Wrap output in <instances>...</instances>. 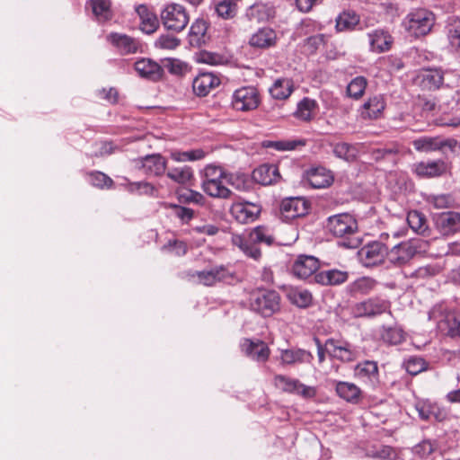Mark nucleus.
Returning a JSON list of instances; mask_svg holds the SVG:
<instances>
[{"label": "nucleus", "mask_w": 460, "mask_h": 460, "mask_svg": "<svg viewBox=\"0 0 460 460\" xmlns=\"http://www.w3.org/2000/svg\"><path fill=\"white\" fill-rule=\"evenodd\" d=\"M193 276L197 278L198 283L207 287L215 286L218 283L234 285L241 281L234 268L231 265L224 264L215 265L209 269L196 271Z\"/></svg>", "instance_id": "nucleus-5"}, {"label": "nucleus", "mask_w": 460, "mask_h": 460, "mask_svg": "<svg viewBox=\"0 0 460 460\" xmlns=\"http://www.w3.org/2000/svg\"><path fill=\"white\" fill-rule=\"evenodd\" d=\"M106 40L120 55L137 54L141 51L140 41L125 33L111 32L106 36Z\"/></svg>", "instance_id": "nucleus-14"}, {"label": "nucleus", "mask_w": 460, "mask_h": 460, "mask_svg": "<svg viewBox=\"0 0 460 460\" xmlns=\"http://www.w3.org/2000/svg\"><path fill=\"white\" fill-rule=\"evenodd\" d=\"M135 11L140 20V30L146 34L154 33L159 26V21L156 14L152 12L146 4L136 5Z\"/></svg>", "instance_id": "nucleus-26"}, {"label": "nucleus", "mask_w": 460, "mask_h": 460, "mask_svg": "<svg viewBox=\"0 0 460 460\" xmlns=\"http://www.w3.org/2000/svg\"><path fill=\"white\" fill-rule=\"evenodd\" d=\"M382 340L392 345H396L403 341V332L398 328H387L381 333Z\"/></svg>", "instance_id": "nucleus-57"}, {"label": "nucleus", "mask_w": 460, "mask_h": 460, "mask_svg": "<svg viewBox=\"0 0 460 460\" xmlns=\"http://www.w3.org/2000/svg\"><path fill=\"white\" fill-rule=\"evenodd\" d=\"M446 323L448 335L452 338L460 337V310L449 313Z\"/></svg>", "instance_id": "nucleus-50"}, {"label": "nucleus", "mask_w": 460, "mask_h": 460, "mask_svg": "<svg viewBox=\"0 0 460 460\" xmlns=\"http://www.w3.org/2000/svg\"><path fill=\"white\" fill-rule=\"evenodd\" d=\"M274 385L277 388L285 393L297 394L305 399H312L316 396L317 391L314 386L306 385L298 379L291 378L284 375L274 376Z\"/></svg>", "instance_id": "nucleus-11"}, {"label": "nucleus", "mask_w": 460, "mask_h": 460, "mask_svg": "<svg viewBox=\"0 0 460 460\" xmlns=\"http://www.w3.org/2000/svg\"><path fill=\"white\" fill-rule=\"evenodd\" d=\"M166 175L172 181L182 185L190 182L194 177L192 168L188 165L170 168Z\"/></svg>", "instance_id": "nucleus-39"}, {"label": "nucleus", "mask_w": 460, "mask_h": 460, "mask_svg": "<svg viewBox=\"0 0 460 460\" xmlns=\"http://www.w3.org/2000/svg\"><path fill=\"white\" fill-rule=\"evenodd\" d=\"M426 242L420 238H412L405 242L395 243L385 255L386 267L389 265L402 266L409 262L416 254L425 251Z\"/></svg>", "instance_id": "nucleus-4"}, {"label": "nucleus", "mask_w": 460, "mask_h": 460, "mask_svg": "<svg viewBox=\"0 0 460 460\" xmlns=\"http://www.w3.org/2000/svg\"><path fill=\"white\" fill-rule=\"evenodd\" d=\"M134 68L139 76L152 81L159 80L164 73L162 66L150 58H141L135 62Z\"/></svg>", "instance_id": "nucleus-27"}, {"label": "nucleus", "mask_w": 460, "mask_h": 460, "mask_svg": "<svg viewBox=\"0 0 460 460\" xmlns=\"http://www.w3.org/2000/svg\"><path fill=\"white\" fill-rule=\"evenodd\" d=\"M261 104L259 90L252 85H245L234 90L231 97V107L235 111L250 112Z\"/></svg>", "instance_id": "nucleus-9"}, {"label": "nucleus", "mask_w": 460, "mask_h": 460, "mask_svg": "<svg viewBox=\"0 0 460 460\" xmlns=\"http://www.w3.org/2000/svg\"><path fill=\"white\" fill-rule=\"evenodd\" d=\"M327 228L332 235L343 238V240L338 243L340 246L348 249H356L361 243L359 238L351 236L358 230V223L356 219L348 213L329 217Z\"/></svg>", "instance_id": "nucleus-3"}, {"label": "nucleus", "mask_w": 460, "mask_h": 460, "mask_svg": "<svg viewBox=\"0 0 460 460\" xmlns=\"http://www.w3.org/2000/svg\"><path fill=\"white\" fill-rule=\"evenodd\" d=\"M87 4L99 22H106L113 17L111 0H89Z\"/></svg>", "instance_id": "nucleus-35"}, {"label": "nucleus", "mask_w": 460, "mask_h": 460, "mask_svg": "<svg viewBox=\"0 0 460 460\" xmlns=\"http://www.w3.org/2000/svg\"><path fill=\"white\" fill-rule=\"evenodd\" d=\"M294 90L292 79L287 77L278 78L269 89L270 96L275 100L288 99Z\"/></svg>", "instance_id": "nucleus-34"}, {"label": "nucleus", "mask_w": 460, "mask_h": 460, "mask_svg": "<svg viewBox=\"0 0 460 460\" xmlns=\"http://www.w3.org/2000/svg\"><path fill=\"white\" fill-rule=\"evenodd\" d=\"M319 109L317 102L309 97H304L297 102L294 116L302 121H311Z\"/></svg>", "instance_id": "nucleus-32"}, {"label": "nucleus", "mask_w": 460, "mask_h": 460, "mask_svg": "<svg viewBox=\"0 0 460 460\" xmlns=\"http://www.w3.org/2000/svg\"><path fill=\"white\" fill-rule=\"evenodd\" d=\"M407 223L411 229L423 236L429 235V228L427 218L423 213L418 210H411L407 215Z\"/></svg>", "instance_id": "nucleus-37"}, {"label": "nucleus", "mask_w": 460, "mask_h": 460, "mask_svg": "<svg viewBox=\"0 0 460 460\" xmlns=\"http://www.w3.org/2000/svg\"><path fill=\"white\" fill-rule=\"evenodd\" d=\"M403 366L407 373L416 376L427 369L428 364L424 358L417 356H411L404 360Z\"/></svg>", "instance_id": "nucleus-46"}, {"label": "nucleus", "mask_w": 460, "mask_h": 460, "mask_svg": "<svg viewBox=\"0 0 460 460\" xmlns=\"http://www.w3.org/2000/svg\"><path fill=\"white\" fill-rule=\"evenodd\" d=\"M207 23L203 19H197L190 28V36L191 44L196 41V44H199L207 32Z\"/></svg>", "instance_id": "nucleus-48"}, {"label": "nucleus", "mask_w": 460, "mask_h": 460, "mask_svg": "<svg viewBox=\"0 0 460 460\" xmlns=\"http://www.w3.org/2000/svg\"><path fill=\"white\" fill-rule=\"evenodd\" d=\"M233 245L238 247L247 257L259 260L261 252L258 244L264 243L270 246L275 243L272 231L265 226H258L243 234H233L231 237Z\"/></svg>", "instance_id": "nucleus-1"}, {"label": "nucleus", "mask_w": 460, "mask_h": 460, "mask_svg": "<svg viewBox=\"0 0 460 460\" xmlns=\"http://www.w3.org/2000/svg\"><path fill=\"white\" fill-rule=\"evenodd\" d=\"M89 182L98 188H111L113 184V181L111 177L102 172H93L88 177Z\"/></svg>", "instance_id": "nucleus-55"}, {"label": "nucleus", "mask_w": 460, "mask_h": 460, "mask_svg": "<svg viewBox=\"0 0 460 460\" xmlns=\"http://www.w3.org/2000/svg\"><path fill=\"white\" fill-rule=\"evenodd\" d=\"M416 82L422 90L435 91L443 84L444 75L437 68L423 69L417 75Z\"/></svg>", "instance_id": "nucleus-24"}, {"label": "nucleus", "mask_w": 460, "mask_h": 460, "mask_svg": "<svg viewBox=\"0 0 460 460\" xmlns=\"http://www.w3.org/2000/svg\"><path fill=\"white\" fill-rule=\"evenodd\" d=\"M414 148L420 152H431L442 150L448 147L450 150L457 145V141L454 138L443 139L439 137H420L412 142Z\"/></svg>", "instance_id": "nucleus-19"}, {"label": "nucleus", "mask_w": 460, "mask_h": 460, "mask_svg": "<svg viewBox=\"0 0 460 460\" xmlns=\"http://www.w3.org/2000/svg\"><path fill=\"white\" fill-rule=\"evenodd\" d=\"M277 33L270 27H263L257 30L249 39L250 46L256 49H269L275 46Z\"/></svg>", "instance_id": "nucleus-28"}, {"label": "nucleus", "mask_w": 460, "mask_h": 460, "mask_svg": "<svg viewBox=\"0 0 460 460\" xmlns=\"http://www.w3.org/2000/svg\"><path fill=\"white\" fill-rule=\"evenodd\" d=\"M200 188L209 197L227 199L233 192L224 181H227V173L221 166L214 164L206 165L200 172Z\"/></svg>", "instance_id": "nucleus-2"}, {"label": "nucleus", "mask_w": 460, "mask_h": 460, "mask_svg": "<svg viewBox=\"0 0 460 460\" xmlns=\"http://www.w3.org/2000/svg\"><path fill=\"white\" fill-rule=\"evenodd\" d=\"M288 298L292 305L299 308H307L313 302L311 292L301 288L290 289L288 293Z\"/></svg>", "instance_id": "nucleus-38"}, {"label": "nucleus", "mask_w": 460, "mask_h": 460, "mask_svg": "<svg viewBox=\"0 0 460 460\" xmlns=\"http://www.w3.org/2000/svg\"><path fill=\"white\" fill-rule=\"evenodd\" d=\"M447 38L452 48L460 50V18L452 17L448 20Z\"/></svg>", "instance_id": "nucleus-44"}, {"label": "nucleus", "mask_w": 460, "mask_h": 460, "mask_svg": "<svg viewBox=\"0 0 460 460\" xmlns=\"http://www.w3.org/2000/svg\"><path fill=\"white\" fill-rule=\"evenodd\" d=\"M450 164L443 159L427 160L412 165V172L420 178L442 177L450 172Z\"/></svg>", "instance_id": "nucleus-12"}, {"label": "nucleus", "mask_w": 460, "mask_h": 460, "mask_svg": "<svg viewBox=\"0 0 460 460\" xmlns=\"http://www.w3.org/2000/svg\"><path fill=\"white\" fill-rule=\"evenodd\" d=\"M163 26L166 31L181 32L190 22V16L184 6L179 4L165 5L160 13Z\"/></svg>", "instance_id": "nucleus-8"}, {"label": "nucleus", "mask_w": 460, "mask_h": 460, "mask_svg": "<svg viewBox=\"0 0 460 460\" xmlns=\"http://www.w3.org/2000/svg\"><path fill=\"white\" fill-rule=\"evenodd\" d=\"M359 22L358 15L353 11H344L336 18V30L338 31H351Z\"/></svg>", "instance_id": "nucleus-40"}, {"label": "nucleus", "mask_w": 460, "mask_h": 460, "mask_svg": "<svg viewBox=\"0 0 460 460\" xmlns=\"http://www.w3.org/2000/svg\"><path fill=\"white\" fill-rule=\"evenodd\" d=\"M304 179L313 189H324L332 183L333 175L326 168L318 166L307 170Z\"/></svg>", "instance_id": "nucleus-22"}, {"label": "nucleus", "mask_w": 460, "mask_h": 460, "mask_svg": "<svg viewBox=\"0 0 460 460\" xmlns=\"http://www.w3.org/2000/svg\"><path fill=\"white\" fill-rule=\"evenodd\" d=\"M352 314L355 317H369L374 315V301L369 298L357 303L352 307Z\"/></svg>", "instance_id": "nucleus-53"}, {"label": "nucleus", "mask_w": 460, "mask_h": 460, "mask_svg": "<svg viewBox=\"0 0 460 460\" xmlns=\"http://www.w3.org/2000/svg\"><path fill=\"white\" fill-rule=\"evenodd\" d=\"M261 212L260 205L248 201H239L232 204L231 216L240 224L254 222Z\"/></svg>", "instance_id": "nucleus-15"}, {"label": "nucleus", "mask_w": 460, "mask_h": 460, "mask_svg": "<svg viewBox=\"0 0 460 460\" xmlns=\"http://www.w3.org/2000/svg\"><path fill=\"white\" fill-rule=\"evenodd\" d=\"M182 202L192 203L196 205H203L205 203V197L199 191L193 190H186L180 195Z\"/></svg>", "instance_id": "nucleus-62"}, {"label": "nucleus", "mask_w": 460, "mask_h": 460, "mask_svg": "<svg viewBox=\"0 0 460 460\" xmlns=\"http://www.w3.org/2000/svg\"><path fill=\"white\" fill-rule=\"evenodd\" d=\"M325 347L331 358L341 362H350L356 358V351L348 341L329 338L325 341Z\"/></svg>", "instance_id": "nucleus-18"}, {"label": "nucleus", "mask_w": 460, "mask_h": 460, "mask_svg": "<svg viewBox=\"0 0 460 460\" xmlns=\"http://www.w3.org/2000/svg\"><path fill=\"white\" fill-rule=\"evenodd\" d=\"M252 180L261 185H271L279 181L281 176L277 164H263L252 171Z\"/></svg>", "instance_id": "nucleus-23"}, {"label": "nucleus", "mask_w": 460, "mask_h": 460, "mask_svg": "<svg viewBox=\"0 0 460 460\" xmlns=\"http://www.w3.org/2000/svg\"><path fill=\"white\" fill-rule=\"evenodd\" d=\"M215 10L219 17L227 20L236 15L238 7L236 2L222 0L216 5Z\"/></svg>", "instance_id": "nucleus-47"}, {"label": "nucleus", "mask_w": 460, "mask_h": 460, "mask_svg": "<svg viewBox=\"0 0 460 460\" xmlns=\"http://www.w3.org/2000/svg\"><path fill=\"white\" fill-rule=\"evenodd\" d=\"M227 183L239 191H249L252 188V182L244 174L233 175L227 174Z\"/></svg>", "instance_id": "nucleus-51"}, {"label": "nucleus", "mask_w": 460, "mask_h": 460, "mask_svg": "<svg viewBox=\"0 0 460 460\" xmlns=\"http://www.w3.org/2000/svg\"><path fill=\"white\" fill-rule=\"evenodd\" d=\"M428 203L436 209L448 208L451 205V197L447 194L430 195Z\"/></svg>", "instance_id": "nucleus-60"}, {"label": "nucleus", "mask_w": 460, "mask_h": 460, "mask_svg": "<svg viewBox=\"0 0 460 460\" xmlns=\"http://www.w3.org/2000/svg\"><path fill=\"white\" fill-rule=\"evenodd\" d=\"M170 208L174 209L175 216L182 222L189 223L194 217L193 209L176 204H170Z\"/></svg>", "instance_id": "nucleus-64"}, {"label": "nucleus", "mask_w": 460, "mask_h": 460, "mask_svg": "<svg viewBox=\"0 0 460 460\" xmlns=\"http://www.w3.org/2000/svg\"><path fill=\"white\" fill-rule=\"evenodd\" d=\"M220 84V79L212 73H200L192 82V89L197 96H207L212 89Z\"/></svg>", "instance_id": "nucleus-25"}, {"label": "nucleus", "mask_w": 460, "mask_h": 460, "mask_svg": "<svg viewBox=\"0 0 460 460\" xmlns=\"http://www.w3.org/2000/svg\"><path fill=\"white\" fill-rule=\"evenodd\" d=\"M206 153L204 150L192 149L188 151L174 150L170 154V157L178 163L188 162V161H199L205 157Z\"/></svg>", "instance_id": "nucleus-43"}, {"label": "nucleus", "mask_w": 460, "mask_h": 460, "mask_svg": "<svg viewBox=\"0 0 460 460\" xmlns=\"http://www.w3.org/2000/svg\"><path fill=\"white\" fill-rule=\"evenodd\" d=\"M358 259L364 267L371 268L374 266V245L372 242H368L367 244L358 250Z\"/></svg>", "instance_id": "nucleus-54"}, {"label": "nucleus", "mask_w": 460, "mask_h": 460, "mask_svg": "<svg viewBox=\"0 0 460 460\" xmlns=\"http://www.w3.org/2000/svg\"><path fill=\"white\" fill-rule=\"evenodd\" d=\"M125 188L129 193L137 195L154 197L156 192L155 187L152 183L145 181L128 182Z\"/></svg>", "instance_id": "nucleus-42"}, {"label": "nucleus", "mask_w": 460, "mask_h": 460, "mask_svg": "<svg viewBox=\"0 0 460 460\" xmlns=\"http://www.w3.org/2000/svg\"><path fill=\"white\" fill-rule=\"evenodd\" d=\"M399 146L391 142L376 147V162L385 161L390 167L396 164L399 159Z\"/></svg>", "instance_id": "nucleus-33"}, {"label": "nucleus", "mask_w": 460, "mask_h": 460, "mask_svg": "<svg viewBox=\"0 0 460 460\" xmlns=\"http://www.w3.org/2000/svg\"><path fill=\"white\" fill-rule=\"evenodd\" d=\"M433 223L436 230L443 236H450L460 232V213L446 211L435 214Z\"/></svg>", "instance_id": "nucleus-13"}, {"label": "nucleus", "mask_w": 460, "mask_h": 460, "mask_svg": "<svg viewBox=\"0 0 460 460\" xmlns=\"http://www.w3.org/2000/svg\"><path fill=\"white\" fill-rule=\"evenodd\" d=\"M181 43V40L171 35V34H162L155 42V46L158 49H174Z\"/></svg>", "instance_id": "nucleus-58"}, {"label": "nucleus", "mask_w": 460, "mask_h": 460, "mask_svg": "<svg viewBox=\"0 0 460 460\" xmlns=\"http://www.w3.org/2000/svg\"><path fill=\"white\" fill-rule=\"evenodd\" d=\"M367 81L362 76H357L352 79L347 86V93L350 97L358 99L364 93L366 89Z\"/></svg>", "instance_id": "nucleus-52"}, {"label": "nucleus", "mask_w": 460, "mask_h": 460, "mask_svg": "<svg viewBox=\"0 0 460 460\" xmlns=\"http://www.w3.org/2000/svg\"><path fill=\"white\" fill-rule=\"evenodd\" d=\"M305 146V139H281L276 141H268L266 147L273 148L277 151H292L300 146Z\"/></svg>", "instance_id": "nucleus-41"}, {"label": "nucleus", "mask_w": 460, "mask_h": 460, "mask_svg": "<svg viewBox=\"0 0 460 460\" xmlns=\"http://www.w3.org/2000/svg\"><path fill=\"white\" fill-rule=\"evenodd\" d=\"M349 274L347 271L340 270H328L319 271L314 276V282L325 285V286H335L340 285L347 281Z\"/></svg>", "instance_id": "nucleus-31"}, {"label": "nucleus", "mask_w": 460, "mask_h": 460, "mask_svg": "<svg viewBox=\"0 0 460 460\" xmlns=\"http://www.w3.org/2000/svg\"><path fill=\"white\" fill-rule=\"evenodd\" d=\"M240 346L245 356L257 362H265L270 357L268 345L261 340L243 339Z\"/></svg>", "instance_id": "nucleus-20"}, {"label": "nucleus", "mask_w": 460, "mask_h": 460, "mask_svg": "<svg viewBox=\"0 0 460 460\" xmlns=\"http://www.w3.org/2000/svg\"><path fill=\"white\" fill-rule=\"evenodd\" d=\"M280 295L273 289H257L251 293L249 305L262 317H270L280 310Z\"/></svg>", "instance_id": "nucleus-6"}, {"label": "nucleus", "mask_w": 460, "mask_h": 460, "mask_svg": "<svg viewBox=\"0 0 460 460\" xmlns=\"http://www.w3.org/2000/svg\"><path fill=\"white\" fill-rule=\"evenodd\" d=\"M434 23L435 15L432 12L424 8L411 11L402 21L405 31L414 38L429 33Z\"/></svg>", "instance_id": "nucleus-7"}, {"label": "nucleus", "mask_w": 460, "mask_h": 460, "mask_svg": "<svg viewBox=\"0 0 460 460\" xmlns=\"http://www.w3.org/2000/svg\"><path fill=\"white\" fill-rule=\"evenodd\" d=\"M313 354L306 349L291 348L280 351V360L283 365L311 364Z\"/></svg>", "instance_id": "nucleus-29"}, {"label": "nucleus", "mask_w": 460, "mask_h": 460, "mask_svg": "<svg viewBox=\"0 0 460 460\" xmlns=\"http://www.w3.org/2000/svg\"><path fill=\"white\" fill-rule=\"evenodd\" d=\"M380 66L387 69L389 73H394L399 71L403 67L402 61L394 56H389L387 58H383L378 60Z\"/></svg>", "instance_id": "nucleus-61"}, {"label": "nucleus", "mask_w": 460, "mask_h": 460, "mask_svg": "<svg viewBox=\"0 0 460 460\" xmlns=\"http://www.w3.org/2000/svg\"><path fill=\"white\" fill-rule=\"evenodd\" d=\"M374 288V279L369 277H362L355 280L351 285V290L355 295H367Z\"/></svg>", "instance_id": "nucleus-49"}, {"label": "nucleus", "mask_w": 460, "mask_h": 460, "mask_svg": "<svg viewBox=\"0 0 460 460\" xmlns=\"http://www.w3.org/2000/svg\"><path fill=\"white\" fill-rule=\"evenodd\" d=\"M310 209L309 202L301 197H289L281 200L279 217L282 221L289 222L305 217Z\"/></svg>", "instance_id": "nucleus-10"}, {"label": "nucleus", "mask_w": 460, "mask_h": 460, "mask_svg": "<svg viewBox=\"0 0 460 460\" xmlns=\"http://www.w3.org/2000/svg\"><path fill=\"white\" fill-rule=\"evenodd\" d=\"M135 163L148 176H161L167 167L165 158L160 154L146 155L137 158Z\"/></svg>", "instance_id": "nucleus-17"}, {"label": "nucleus", "mask_w": 460, "mask_h": 460, "mask_svg": "<svg viewBox=\"0 0 460 460\" xmlns=\"http://www.w3.org/2000/svg\"><path fill=\"white\" fill-rule=\"evenodd\" d=\"M393 44L392 36L385 31H376V52L388 50Z\"/></svg>", "instance_id": "nucleus-56"}, {"label": "nucleus", "mask_w": 460, "mask_h": 460, "mask_svg": "<svg viewBox=\"0 0 460 460\" xmlns=\"http://www.w3.org/2000/svg\"><path fill=\"white\" fill-rule=\"evenodd\" d=\"M436 449V444L429 439L422 440L413 447V453L420 458H427Z\"/></svg>", "instance_id": "nucleus-59"}, {"label": "nucleus", "mask_w": 460, "mask_h": 460, "mask_svg": "<svg viewBox=\"0 0 460 460\" xmlns=\"http://www.w3.org/2000/svg\"><path fill=\"white\" fill-rule=\"evenodd\" d=\"M399 236L398 232L394 231L391 234L387 232H381L378 240H376V266L385 264V255L389 252L393 244L395 243L394 239Z\"/></svg>", "instance_id": "nucleus-30"}, {"label": "nucleus", "mask_w": 460, "mask_h": 460, "mask_svg": "<svg viewBox=\"0 0 460 460\" xmlns=\"http://www.w3.org/2000/svg\"><path fill=\"white\" fill-rule=\"evenodd\" d=\"M276 16L275 6L270 3L256 2L245 11V17L251 22H265Z\"/></svg>", "instance_id": "nucleus-21"}, {"label": "nucleus", "mask_w": 460, "mask_h": 460, "mask_svg": "<svg viewBox=\"0 0 460 460\" xmlns=\"http://www.w3.org/2000/svg\"><path fill=\"white\" fill-rule=\"evenodd\" d=\"M335 391L339 397L350 403H357L361 394L355 384L344 381L336 382Z\"/></svg>", "instance_id": "nucleus-36"}, {"label": "nucleus", "mask_w": 460, "mask_h": 460, "mask_svg": "<svg viewBox=\"0 0 460 460\" xmlns=\"http://www.w3.org/2000/svg\"><path fill=\"white\" fill-rule=\"evenodd\" d=\"M333 154L335 156L350 162L354 161L358 155L357 147L349 143L341 142L337 143L333 147Z\"/></svg>", "instance_id": "nucleus-45"}, {"label": "nucleus", "mask_w": 460, "mask_h": 460, "mask_svg": "<svg viewBox=\"0 0 460 460\" xmlns=\"http://www.w3.org/2000/svg\"><path fill=\"white\" fill-rule=\"evenodd\" d=\"M355 374L359 378L371 379L374 375V361L366 360L362 363H358L355 368Z\"/></svg>", "instance_id": "nucleus-63"}, {"label": "nucleus", "mask_w": 460, "mask_h": 460, "mask_svg": "<svg viewBox=\"0 0 460 460\" xmlns=\"http://www.w3.org/2000/svg\"><path fill=\"white\" fill-rule=\"evenodd\" d=\"M320 267L319 260L312 255L300 254L294 261L291 272L300 279L314 276Z\"/></svg>", "instance_id": "nucleus-16"}]
</instances>
